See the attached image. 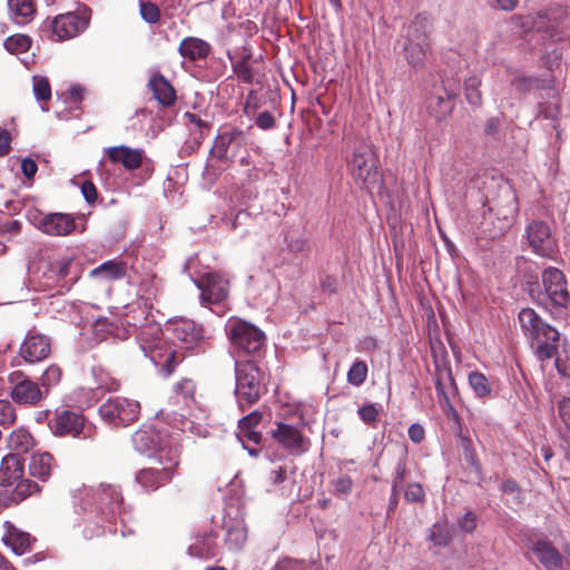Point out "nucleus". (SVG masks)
Returning a JSON list of instances; mask_svg holds the SVG:
<instances>
[{
  "instance_id": "nucleus-31",
  "label": "nucleus",
  "mask_w": 570,
  "mask_h": 570,
  "mask_svg": "<svg viewBox=\"0 0 570 570\" xmlns=\"http://www.w3.org/2000/svg\"><path fill=\"white\" fill-rule=\"evenodd\" d=\"M428 109L436 119H443L452 112L453 97L444 91L443 95L433 94L428 99Z\"/></svg>"
},
{
  "instance_id": "nucleus-9",
  "label": "nucleus",
  "mask_w": 570,
  "mask_h": 570,
  "mask_svg": "<svg viewBox=\"0 0 570 570\" xmlns=\"http://www.w3.org/2000/svg\"><path fill=\"white\" fill-rule=\"evenodd\" d=\"M543 293L540 303L548 306L566 307L570 302L567 281L563 273L554 267L547 268L542 274Z\"/></svg>"
},
{
  "instance_id": "nucleus-57",
  "label": "nucleus",
  "mask_w": 570,
  "mask_h": 570,
  "mask_svg": "<svg viewBox=\"0 0 570 570\" xmlns=\"http://www.w3.org/2000/svg\"><path fill=\"white\" fill-rule=\"evenodd\" d=\"M81 193L86 202L92 204L97 200L98 191L92 181L86 180L81 185Z\"/></svg>"
},
{
  "instance_id": "nucleus-10",
  "label": "nucleus",
  "mask_w": 570,
  "mask_h": 570,
  "mask_svg": "<svg viewBox=\"0 0 570 570\" xmlns=\"http://www.w3.org/2000/svg\"><path fill=\"white\" fill-rule=\"evenodd\" d=\"M525 237L529 247L538 256L552 258L556 255L558 243L546 222H531L525 228Z\"/></svg>"
},
{
  "instance_id": "nucleus-39",
  "label": "nucleus",
  "mask_w": 570,
  "mask_h": 570,
  "mask_svg": "<svg viewBox=\"0 0 570 570\" xmlns=\"http://www.w3.org/2000/svg\"><path fill=\"white\" fill-rule=\"evenodd\" d=\"M137 340L140 346V350H144V345H151L155 342H160L161 340V330L158 324H145L139 330L137 334Z\"/></svg>"
},
{
  "instance_id": "nucleus-44",
  "label": "nucleus",
  "mask_w": 570,
  "mask_h": 570,
  "mask_svg": "<svg viewBox=\"0 0 570 570\" xmlns=\"http://www.w3.org/2000/svg\"><path fill=\"white\" fill-rule=\"evenodd\" d=\"M139 13L141 19L149 24H155L160 20L159 8L150 1H139Z\"/></svg>"
},
{
  "instance_id": "nucleus-53",
  "label": "nucleus",
  "mask_w": 570,
  "mask_h": 570,
  "mask_svg": "<svg viewBox=\"0 0 570 570\" xmlns=\"http://www.w3.org/2000/svg\"><path fill=\"white\" fill-rule=\"evenodd\" d=\"M71 262L72 261L69 257H61L57 259L55 264H52L51 269L57 274L59 278H66L69 274Z\"/></svg>"
},
{
  "instance_id": "nucleus-27",
  "label": "nucleus",
  "mask_w": 570,
  "mask_h": 570,
  "mask_svg": "<svg viewBox=\"0 0 570 570\" xmlns=\"http://www.w3.org/2000/svg\"><path fill=\"white\" fill-rule=\"evenodd\" d=\"M3 542L17 556L24 554L31 548L32 539L29 533L23 532L14 527H9L3 535Z\"/></svg>"
},
{
  "instance_id": "nucleus-48",
  "label": "nucleus",
  "mask_w": 570,
  "mask_h": 570,
  "mask_svg": "<svg viewBox=\"0 0 570 570\" xmlns=\"http://www.w3.org/2000/svg\"><path fill=\"white\" fill-rule=\"evenodd\" d=\"M559 419L563 425L564 433L570 436V397H563L558 405Z\"/></svg>"
},
{
  "instance_id": "nucleus-34",
  "label": "nucleus",
  "mask_w": 570,
  "mask_h": 570,
  "mask_svg": "<svg viewBox=\"0 0 570 570\" xmlns=\"http://www.w3.org/2000/svg\"><path fill=\"white\" fill-rule=\"evenodd\" d=\"M33 445V438L24 428L13 430L8 438V446L17 453H26Z\"/></svg>"
},
{
  "instance_id": "nucleus-49",
  "label": "nucleus",
  "mask_w": 570,
  "mask_h": 570,
  "mask_svg": "<svg viewBox=\"0 0 570 570\" xmlns=\"http://www.w3.org/2000/svg\"><path fill=\"white\" fill-rule=\"evenodd\" d=\"M404 497L407 502L422 503L425 500V492L420 483L414 482L406 487Z\"/></svg>"
},
{
  "instance_id": "nucleus-35",
  "label": "nucleus",
  "mask_w": 570,
  "mask_h": 570,
  "mask_svg": "<svg viewBox=\"0 0 570 570\" xmlns=\"http://www.w3.org/2000/svg\"><path fill=\"white\" fill-rule=\"evenodd\" d=\"M189 554L200 559H210L216 556L215 542L212 535L198 537L193 544H190Z\"/></svg>"
},
{
  "instance_id": "nucleus-22",
  "label": "nucleus",
  "mask_w": 570,
  "mask_h": 570,
  "mask_svg": "<svg viewBox=\"0 0 570 570\" xmlns=\"http://www.w3.org/2000/svg\"><path fill=\"white\" fill-rule=\"evenodd\" d=\"M23 462L17 454L3 456L0 465V485L12 487L23 476Z\"/></svg>"
},
{
  "instance_id": "nucleus-19",
  "label": "nucleus",
  "mask_w": 570,
  "mask_h": 570,
  "mask_svg": "<svg viewBox=\"0 0 570 570\" xmlns=\"http://www.w3.org/2000/svg\"><path fill=\"white\" fill-rule=\"evenodd\" d=\"M105 154L112 164H121L127 170L138 169L145 159V150L119 145L105 148Z\"/></svg>"
},
{
  "instance_id": "nucleus-58",
  "label": "nucleus",
  "mask_w": 570,
  "mask_h": 570,
  "mask_svg": "<svg viewBox=\"0 0 570 570\" xmlns=\"http://www.w3.org/2000/svg\"><path fill=\"white\" fill-rule=\"evenodd\" d=\"M256 126L263 130L272 129L275 126V117L269 111H263L256 118Z\"/></svg>"
},
{
  "instance_id": "nucleus-64",
  "label": "nucleus",
  "mask_w": 570,
  "mask_h": 570,
  "mask_svg": "<svg viewBox=\"0 0 570 570\" xmlns=\"http://www.w3.org/2000/svg\"><path fill=\"white\" fill-rule=\"evenodd\" d=\"M502 491L519 497L521 491L519 484L514 480H505L502 484Z\"/></svg>"
},
{
  "instance_id": "nucleus-38",
  "label": "nucleus",
  "mask_w": 570,
  "mask_h": 570,
  "mask_svg": "<svg viewBox=\"0 0 570 570\" xmlns=\"http://www.w3.org/2000/svg\"><path fill=\"white\" fill-rule=\"evenodd\" d=\"M62 377V370L57 364L49 365L40 377V387L42 392H46V397L50 393V390L57 386Z\"/></svg>"
},
{
  "instance_id": "nucleus-52",
  "label": "nucleus",
  "mask_w": 570,
  "mask_h": 570,
  "mask_svg": "<svg viewBox=\"0 0 570 570\" xmlns=\"http://www.w3.org/2000/svg\"><path fill=\"white\" fill-rule=\"evenodd\" d=\"M459 527L462 531L471 533L475 530L478 524V518L474 512L468 511L462 518L458 521Z\"/></svg>"
},
{
  "instance_id": "nucleus-16",
  "label": "nucleus",
  "mask_w": 570,
  "mask_h": 570,
  "mask_svg": "<svg viewBox=\"0 0 570 570\" xmlns=\"http://www.w3.org/2000/svg\"><path fill=\"white\" fill-rule=\"evenodd\" d=\"M144 355L148 357L151 363L161 368L164 375H170L175 366L180 362L177 352L171 350L170 347L164 346L163 341L155 342L151 345H144V350H141Z\"/></svg>"
},
{
  "instance_id": "nucleus-45",
  "label": "nucleus",
  "mask_w": 570,
  "mask_h": 570,
  "mask_svg": "<svg viewBox=\"0 0 570 570\" xmlns=\"http://www.w3.org/2000/svg\"><path fill=\"white\" fill-rule=\"evenodd\" d=\"M13 485V495L19 500H23L27 497L39 491V487L36 482L29 479H23V476L20 480H18V482H16Z\"/></svg>"
},
{
  "instance_id": "nucleus-21",
  "label": "nucleus",
  "mask_w": 570,
  "mask_h": 570,
  "mask_svg": "<svg viewBox=\"0 0 570 570\" xmlns=\"http://www.w3.org/2000/svg\"><path fill=\"white\" fill-rule=\"evenodd\" d=\"M83 429L85 417L80 413L69 410L57 413L52 422V430L58 435L77 436Z\"/></svg>"
},
{
  "instance_id": "nucleus-29",
  "label": "nucleus",
  "mask_w": 570,
  "mask_h": 570,
  "mask_svg": "<svg viewBox=\"0 0 570 570\" xmlns=\"http://www.w3.org/2000/svg\"><path fill=\"white\" fill-rule=\"evenodd\" d=\"M127 273V264L122 261H107L94 268L90 272V275L96 278H101L105 281H115L125 277Z\"/></svg>"
},
{
  "instance_id": "nucleus-28",
  "label": "nucleus",
  "mask_w": 570,
  "mask_h": 570,
  "mask_svg": "<svg viewBox=\"0 0 570 570\" xmlns=\"http://www.w3.org/2000/svg\"><path fill=\"white\" fill-rule=\"evenodd\" d=\"M209 50L210 46L206 41L194 37L185 38L178 48L183 57L193 61L206 58Z\"/></svg>"
},
{
  "instance_id": "nucleus-60",
  "label": "nucleus",
  "mask_w": 570,
  "mask_h": 570,
  "mask_svg": "<svg viewBox=\"0 0 570 570\" xmlns=\"http://www.w3.org/2000/svg\"><path fill=\"white\" fill-rule=\"evenodd\" d=\"M435 391H436V395H438V397H439V402H440L441 406H442L444 410H446V409H448L450 412L455 413L454 407H453V405L451 404L450 399H449V396L446 395V393H445V391H444V389H443V386H442V384H441L440 380H438V381H436V383H435Z\"/></svg>"
},
{
  "instance_id": "nucleus-13",
  "label": "nucleus",
  "mask_w": 570,
  "mask_h": 570,
  "mask_svg": "<svg viewBox=\"0 0 570 570\" xmlns=\"http://www.w3.org/2000/svg\"><path fill=\"white\" fill-rule=\"evenodd\" d=\"M51 354V338L36 330H30L19 348V355L26 363L35 364L47 360Z\"/></svg>"
},
{
  "instance_id": "nucleus-14",
  "label": "nucleus",
  "mask_w": 570,
  "mask_h": 570,
  "mask_svg": "<svg viewBox=\"0 0 570 570\" xmlns=\"http://www.w3.org/2000/svg\"><path fill=\"white\" fill-rule=\"evenodd\" d=\"M195 283L200 289V301L205 306L219 304L228 297L229 283L218 273H207Z\"/></svg>"
},
{
  "instance_id": "nucleus-26",
  "label": "nucleus",
  "mask_w": 570,
  "mask_h": 570,
  "mask_svg": "<svg viewBox=\"0 0 570 570\" xmlns=\"http://www.w3.org/2000/svg\"><path fill=\"white\" fill-rule=\"evenodd\" d=\"M11 19L19 26L28 24L36 14L35 0H8Z\"/></svg>"
},
{
  "instance_id": "nucleus-1",
  "label": "nucleus",
  "mask_w": 570,
  "mask_h": 570,
  "mask_svg": "<svg viewBox=\"0 0 570 570\" xmlns=\"http://www.w3.org/2000/svg\"><path fill=\"white\" fill-rule=\"evenodd\" d=\"M346 167L354 183L362 189L373 190L381 185L379 158L372 142L358 136L346 135Z\"/></svg>"
},
{
  "instance_id": "nucleus-5",
  "label": "nucleus",
  "mask_w": 570,
  "mask_h": 570,
  "mask_svg": "<svg viewBox=\"0 0 570 570\" xmlns=\"http://www.w3.org/2000/svg\"><path fill=\"white\" fill-rule=\"evenodd\" d=\"M235 394L238 405L244 409L255 404L265 390L263 385L264 374L256 363L252 361L235 362Z\"/></svg>"
},
{
  "instance_id": "nucleus-32",
  "label": "nucleus",
  "mask_w": 570,
  "mask_h": 570,
  "mask_svg": "<svg viewBox=\"0 0 570 570\" xmlns=\"http://www.w3.org/2000/svg\"><path fill=\"white\" fill-rule=\"evenodd\" d=\"M432 23L426 14H417L407 27L406 39L410 41H428Z\"/></svg>"
},
{
  "instance_id": "nucleus-33",
  "label": "nucleus",
  "mask_w": 570,
  "mask_h": 570,
  "mask_svg": "<svg viewBox=\"0 0 570 570\" xmlns=\"http://www.w3.org/2000/svg\"><path fill=\"white\" fill-rule=\"evenodd\" d=\"M428 47V41H410L406 39L403 48L406 61L413 67L422 66L426 57Z\"/></svg>"
},
{
  "instance_id": "nucleus-51",
  "label": "nucleus",
  "mask_w": 570,
  "mask_h": 570,
  "mask_svg": "<svg viewBox=\"0 0 570 570\" xmlns=\"http://www.w3.org/2000/svg\"><path fill=\"white\" fill-rule=\"evenodd\" d=\"M360 419L364 423H373L377 420L379 409L375 404H367L358 409L357 411Z\"/></svg>"
},
{
  "instance_id": "nucleus-15",
  "label": "nucleus",
  "mask_w": 570,
  "mask_h": 570,
  "mask_svg": "<svg viewBox=\"0 0 570 570\" xmlns=\"http://www.w3.org/2000/svg\"><path fill=\"white\" fill-rule=\"evenodd\" d=\"M531 551L547 570H570V544L564 546L567 568L563 567V557L550 541H535Z\"/></svg>"
},
{
  "instance_id": "nucleus-63",
  "label": "nucleus",
  "mask_w": 570,
  "mask_h": 570,
  "mask_svg": "<svg viewBox=\"0 0 570 570\" xmlns=\"http://www.w3.org/2000/svg\"><path fill=\"white\" fill-rule=\"evenodd\" d=\"M464 458H465V461L466 463L473 468V470L475 471L476 474H480L481 473V466L478 462V459H476V454L474 453L473 450H471L469 446H465V453H464Z\"/></svg>"
},
{
  "instance_id": "nucleus-12",
  "label": "nucleus",
  "mask_w": 570,
  "mask_h": 570,
  "mask_svg": "<svg viewBox=\"0 0 570 570\" xmlns=\"http://www.w3.org/2000/svg\"><path fill=\"white\" fill-rule=\"evenodd\" d=\"M173 337L186 350H203L209 345V336L200 324L191 320H179L173 324Z\"/></svg>"
},
{
  "instance_id": "nucleus-54",
  "label": "nucleus",
  "mask_w": 570,
  "mask_h": 570,
  "mask_svg": "<svg viewBox=\"0 0 570 570\" xmlns=\"http://www.w3.org/2000/svg\"><path fill=\"white\" fill-rule=\"evenodd\" d=\"M553 357H556V368L559 375L570 381V356L561 357L557 353Z\"/></svg>"
},
{
  "instance_id": "nucleus-6",
  "label": "nucleus",
  "mask_w": 570,
  "mask_h": 570,
  "mask_svg": "<svg viewBox=\"0 0 570 570\" xmlns=\"http://www.w3.org/2000/svg\"><path fill=\"white\" fill-rule=\"evenodd\" d=\"M225 331L230 345L239 352L255 353L265 342V335L258 327L238 317L229 318Z\"/></svg>"
},
{
  "instance_id": "nucleus-42",
  "label": "nucleus",
  "mask_w": 570,
  "mask_h": 570,
  "mask_svg": "<svg viewBox=\"0 0 570 570\" xmlns=\"http://www.w3.org/2000/svg\"><path fill=\"white\" fill-rule=\"evenodd\" d=\"M429 539L435 546H448L453 540V530L448 525L435 523L430 530Z\"/></svg>"
},
{
  "instance_id": "nucleus-47",
  "label": "nucleus",
  "mask_w": 570,
  "mask_h": 570,
  "mask_svg": "<svg viewBox=\"0 0 570 570\" xmlns=\"http://www.w3.org/2000/svg\"><path fill=\"white\" fill-rule=\"evenodd\" d=\"M16 419V409L12 403L8 400H0V425H12Z\"/></svg>"
},
{
  "instance_id": "nucleus-17",
  "label": "nucleus",
  "mask_w": 570,
  "mask_h": 570,
  "mask_svg": "<svg viewBox=\"0 0 570 570\" xmlns=\"http://www.w3.org/2000/svg\"><path fill=\"white\" fill-rule=\"evenodd\" d=\"M35 225L50 236H67L76 228L75 218L66 213H50L41 216Z\"/></svg>"
},
{
  "instance_id": "nucleus-36",
  "label": "nucleus",
  "mask_w": 570,
  "mask_h": 570,
  "mask_svg": "<svg viewBox=\"0 0 570 570\" xmlns=\"http://www.w3.org/2000/svg\"><path fill=\"white\" fill-rule=\"evenodd\" d=\"M468 381L476 397L487 399L491 396L492 385L483 373L473 371L469 374Z\"/></svg>"
},
{
  "instance_id": "nucleus-55",
  "label": "nucleus",
  "mask_w": 570,
  "mask_h": 570,
  "mask_svg": "<svg viewBox=\"0 0 570 570\" xmlns=\"http://www.w3.org/2000/svg\"><path fill=\"white\" fill-rule=\"evenodd\" d=\"M353 488V481L350 476H342L334 482L336 494H350Z\"/></svg>"
},
{
  "instance_id": "nucleus-11",
  "label": "nucleus",
  "mask_w": 570,
  "mask_h": 570,
  "mask_svg": "<svg viewBox=\"0 0 570 570\" xmlns=\"http://www.w3.org/2000/svg\"><path fill=\"white\" fill-rule=\"evenodd\" d=\"M246 146V137L240 129L233 128L219 134L210 149V155L217 160L228 163L239 156Z\"/></svg>"
},
{
  "instance_id": "nucleus-7",
  "label": "nucleus",
  "mask_w": 570,
  "mask_h": 570,
  "mask_svg": "<svg viewBox=\"0 0 570 570\" xmlns=\"http://www.w3.org/2000/svg\"><path fill=\"white\" fill-rule=\"evenodd\" d=\"M139 413L137 401L120 396L109 397L99 407L100 417L114 426L129 425L138 419Z\"/></svg>"
},
{
  "instance_id": "nucleus-20",
  "label": "nucleus",
  "mask_w": 570,
  "mask_h": 570,
  "mask_svg": "<svg viewBox=\"0 0 570 570\" xmlns=\"http://www.w3.org/2000/svg\"><path fill=\"white\" fill-rule=\"evenodd\" d=\"M273 436L291 453L299 454L307 450L301 431L293 425L278 423L277 429L273 431Z\"/></svg>"
},
{
  "instance_id": "nucleus-62",
  "label": "nucleus",
  "mask_w": 570,
  "mask_h": 570,
  "mask_svg": "<svg viewBox=\"0 0 570 570\" xmlns=\"http://www.w3.org/2000/svg\"><path fill=\"white\" fill-rule=\"evenodd\" d=\"M38 170V166L35 160L30 158H23L21 161V171L27 178H32Z\"/></svg>"
},
{
  "instance_id": "nucleus-41",
  "label": "nucleus",
  "mask_w": 570,
  "mask_h": 570,
  "mask_svg": "<svg viewBox=\"0 0 570 570\" xmlns=\"http://www.w3.org/2000/svg\"><path fill=\"white\" fill-rule=\"evenodd\" d=\"M4 48L11 53L27 52L31 47V39L26 35H13L3 42Z\"/></svg>"
},
{
  "instance_id": "nucleus-8",
  "label": "nucleus",
  "mask_w": 570,
  "mask_h": 570,
  "mask_svg": "<svg viewBox=\"0 0 570 570\" xmlns=\"http://www.w3.org/2000/svg\"><path fill=\"white\" fill-rule=\"evenodd\" d=\"M10 396L13 402L37 406L46 399V392H42L39 383L31 380L22 371H14L9 374Z\"/></svg>"
},
{
  "instance_id": "nucleus-24",
  "label": "nucleus",
  "mask_w": 570,
  "mask_h": 570,
  "mask_svg": "<svg viewBox=\"0 0 570 570\" xmlns=\"http://www.w3.org/2000/svg\"><path fill=\"white\" fill-rule=\"evenodd\" d=\"M149 87L155 99L163 106H171L176 100V92L170 82L160 73L149 79Z\"/></svg>"
},
{
  "instance_id": "nucleus-30",
  "label": "nucleus",
  "mask_w": 570,
  "mask_h": 570,
  "mask_svg": "<svg viewBox=\"0 0 570 570\" xmlns=\"http://www.w3.org/2000/svg\"><path fill=\"white\" fill-rule=\"evenodd\" d=\"M261 421L262 413L258 411H253L239 420L238 428L239 439L242 442L244 438H246L248 441H253L254 443L261 442L262 434L255 430Z\"/></svg>"
},
{
  "instance_id": "nucleus-61",
  "label": "nucleus",
  "mask_w": 570,
  "mask_h": 570,
  "mask_svg": "<svg viewBox=\"0 0 570 570\" xmlns=\"http://www.w3.org/2000/svg\"><path fill=\"white\" fill-rule=\"evenodd\" d=\"M409 438L414 443H421L424 440L425 431L423 426L419 423H413L409 428Z\"/></svg>"
},
{
  "instance_id": "nucleus-18",
  "label": "nucleus",
  "mask_w": 570,
  "mask_h": 570,
  "mask_svg": "<svg viewBox=\"0 0 570 570\" xmlns=\"http://www.w3.org/2000/svg\"><path fill=\"white\" fill-rule=\"evenodd\" d=\"M51 24L56 39L67 40L82 32L89 24V18L68 12L56 17Z\"/></svg>"
},
{
  "instance_id": "nucleus-59",
  "label": "nucleus",
  "mask_w": 570,
  "mask_h": 570,
  "mask_svg": "<svg viewBox=\"0 0 570 570\" xmlns=\"http://www.w3.org/2000/svg\"><path fill=\"white\" fill-rule=\"evenodd\" d=\"M235 71L239 78H242L245 82H252L253 72L247 60L243 59L235 66Z\"/></svg>"
},
{
  "instance_id": "nucleus-40",
  "label": "nucleus",
  "mask_w": 570,
  "mask_h": 570,
  "mask_svg": "<svg viewBox=\"0 0 570 570\" xmlns=\"http://www.w3.org/2000/svg\"><path fill=\"white\" fill-rule=\"evenodd\" d=\"M480 86L481 79L478 76H472L465 80V98L472 107H479L482 104Z\"/></svg>"
},
{
  "instance_id": "nucleus-3",
  "label": "nucleus",
  "mask_w": 570,
  "mask_h": 570,
  "mask_svg": "<svg viewBox=\"0 0 570 570\" xmlns=\"http://www.w3.org/2000/svg\"><path fill=\"white\" fill-rule=\"evenodd\" d=\"M124 498L120 489L111 483H100L86 489L85 509L89 508L102 522L114 523L120 514Z\"/></svg>"
},
{
  "instance_id": "nucleus-2",
  "label": "nucleus",
  "mask_w": 570,
  "mask_h": 570,
  "mask_svg": "<svg viewBox=\"0 0 570 570\" xmlns=\"http://www.w3.org/2000/svg\"><path fill=\"white\" fill-rule=\"evenodd\" d=\"M518 320L535 357L541 362L552 358L559 348V331L532 308H523Z\"/></svg>"
},
{
  "instance_id": "nucleus-25",
  "label": "nucleus",
  "mask_w": 570,
  "mask_h": 570,
  "mask_svg": "<svg viewBox=\"0 0 570 570\" xmlns=\"http://www.w3.org/2000/svg\"><path fill=\"white\" fill-rule=\"evenodd\" d=\"M53 456L48 452H37L30 456L29 472L33 478L46 481L53 469Z\"/></svg>"
},
{
  "instance_id": "nucleus-46",
  "label": "nucleus",
  "mask_w": 570,
  "mask_h": 570,
  "mask_svg": "<svg viewBox=\"0 0 570 570\" xmlns=\"http://www.w3.org/2000/svg\"><path fill=\"white\" fill-rule=\"evenodd\" d=\"M33 94L39 101H46L51 98V88L46 77H33Z\"/></svg>"
},
{
  "instance_id": "nucleus-23",
  "label": "nucleus",
  "mask_w": 570,
  "mask_h": 570,
  "mask_svg": "<svg viewBox=\"0 0 570 570\" xmlns=\"http://www.w3.org/2000/svg\"><path fill=\"white\" fill-rule=\"evenodd\" d=\"M132 444L137 452L149 455L154 451L158 453V450L163 446L168 450L170 446L176 444L164 445L159 441V434L154 430H138L132 434Z\"/></svg>"
},
{
  "instance_id": "nucleus-4",
  "label": "nucleus",
  "mask_w": 570,
  "mask_h": 570,
  "mask_svg": "<svg viewBox=\"0 0 570 570\" xmlns=\"http://www.w3.org/2000/svg\"><path fill=\"white\" fill-rule=\"evenodd\" d=\"M179 455L178 445L170 446L168 450L161 446L158 450V465L141 469L136 474V482L147 492L156 491L173 479L179 464Z\"/></svg>"
},
{
  "instance_id": "nucleus-56",
  "label": "nucleus",
  "mask_w": 570,
  "mask_h": 570,
  "mask_svg": "<svg viewBox=\"0 0 570 570\" xmlns=\"http://www.w3.org/2000/svg\"><path fill=\"white\" fill-rule=\"evenodd\" d=\"M184 118L188 126L193 125L198 128L199 137L203 138L204 131L208 129L207 124L203 121L199 116L191 112H185Z\"/></svg>"
},
{
  "instance_id": "nucleus-50",
  "label": "nucleus",
  "mask_w": 570,
  "mask_h": 570,
  "mask_svg": "<svg viewBox=\"0 0 570 570\" xmlns=\"http://www.w3.org/2000/svg\"><path fill=\"white\" fill-rule=\"evenodd\" d=\"M21 223L17 219H0V235L14 236L20 233Z\"/></svg>"
},
{
  "instance_id": "nucleus-37",
  "label": "nucleus",
  "mask_w": 570,
  "mask_h": 570,
  "mask_svg": "<svg viewBox=\"0 0 570 570\" xmlns=\"http://www.w3.org/2000/svg\"><path fill=\"white\" fill-rule=\"evenodd\" d=\"M196 384L190 379H183L175 385L177 402H183L188 410L196 404L195 400Z\"/></svg>"
},
{
  "instance_id": "nucleus-43",
  "label": "nucleus",
  "mask_w": 570,
  "mask_h": 570,
  "mask_svg": "<svg viewBox=\"0 0 570 570\" xmlns=\"http://www.w3.org/2000/svg\"><path fill=\"white\" fill-rule=\"evenodd\" d=\"M368 368L364 361L356 360L347 372V382L353 386H361L367 377Z\"/></svg>"
}]
</instances>
